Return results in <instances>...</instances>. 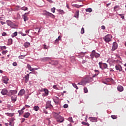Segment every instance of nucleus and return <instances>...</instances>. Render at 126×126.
I'll return each mask as SVG.
<instances>
[{
	"label": "nucleus",
	"mask_w": 126,
	"mask_h": 126,
	"mask_svg": "<svg viewBox=\"0 0 126 126\" xmlns=\"http://www.w3.org/2000/svg\"><path fill=\"white\" fill-rule=\"evenodd\" d=\"M118 6H115L114 7V10H116V8H118Z\"/></svg>",
	"instance_id": "69168bd1"
},
{
	"label": "nucleus",
	"mask_w": 126,
	"mask_h": 126,
	"mask_svg": "<svg viewBox=\"0 0 126 126\" xmlns=\"http://www.w3.org/2000/svg\"><path fill=\"white\" fill-rule=\"evenodd\" d=\"M0 49L1 50H6V46H0Z\"/></svg>",
	"instance_id": "58836bf2"
},
{
	"label": "nucleus",
	"mask_w": 126,
	"mask_h": 126,
	"mask_svg": "<svg viewBox=\"0 0 126 126\" xmlns=\"http://www.w3.org/2000/svg\"><path fill=\"white\" fill-rule=\"evenodd\" d=\"M67 107H68V105H67V104H64L63 108H67Z\"/></svg>",
	"instance_id": "603ef678"
},
{
	"label": "nucleus",
	"mask_w": 126,
	"mask_h": 126,
	"mask_svg": "<svg viewBox=\"0 0 126 126\" xmlns=\"http://www.w3.org/2000/svg\"><path fill=\"white\" fill-rule=\"evenodd\" d=\"M5 114L6 116H8V117H13V116H14V113H5Z\"/></svg>",
	"instance_id": "b1692460"
},
{
	"label": "nucleus",
	"mask_w": 126,
	"mask_h": 126,
	"mask_svg": "<svg viewBox=\"0 0 126 126\" xmlns=\"http://www.w3.org/2000/svg\"><path fill=\"white\" fill-rule=\"evenodd\" d=\"M42 62H49V61H51V62H50L49 63L51 64H57L58 62L52 61L50 57H44L41 59Z\"/></svg>",
	"instance_id": "f03ea898"
},
{
	"label": "nucleus",
	"mask_w": 126,
	"mask_h": 126,
	"mask_svg": "<svg viewBox=\"0 0 126 126\" xmlns=\"http://www.w3.org/2000/svg\"><path fill=\"white\" fill-rule=\"evenodd\" d=\"M40 109V107L38 106H34L33 107V110L34 111H35L37 112V111H39V109Z\"/></svg>",
	"instance_id": "c85d7f7f"
},
{
	"label": "nucleus",
	"mask_w": 126,
	"mask_h": 126,
	"mask_svg": "<svg viewBox=\"0 0 126 126\" xmlns=\"http://www.w3.org/2000/svg\"><path fill=\"white\" fill-rule=\"evenodd\" d=\"M117 90L118 91H120V92H122L124 91V88L122 86H118L117 87Z\"/></svg>",
	"instance_id": "aec40b11"
},
{
	"label": "nucleus",
	"mask_w": 126,
	"mask_h": 126,
	"mask_svg": "<svg viewBox=\"0 0 126 126\" xmlns=\"http://www.w3.org/2000/svg\"><path fill=\"white\" fill-rule=\"evenodd\" d=\"M26 14H29V12L28 13H25L24 15L22 16V17H23L24 21H25V22H26V21H28V17Z\"/></svg>",
	"instance_id": "9b49d317"
},
{
	"label": "nucleus",
	"mask_w": 126,
	"mask_h": 126,
	"mask_svg": "<svg viewBox=\"0 0 126 126\" xmlns=\"http://www.w3.org/2000/svg\"><path fill=\"white\" fill-rule=\"evenodd\" d=\"M55 10H56V8L55 7L52 8L51 9V12H53V13H55Z\"/></svg>",
	"instance_id": "a19ab883"
},
{
	"label": "nucleus",
	"mask_w": 126,
	"mask_h": 126,
	"mask_svg": "<svg viewBox=\"0 0 126 126\" xmlns=\"http://www.w3.org/2000/svg\"><path fill=\"white\" fill-rule=\"evenodd\" d=\"M94 72H96V73H98V74H99V70H94Z\"/></svg>",
	"instance_id": "13d9d810"
},
{
	"label": "nucleus",
	"mask_w": 126,
	"mask_h": 126,
	"mask_svg": "<svg viewBox=\"0 0 126 126\" xmlns=\"http://www.w3.org/2000/svg\"><path fill=\"white\" fill-rule=\"evenodd\" d=\"M111 117L113 120H116V119H117V116L116 115H111Z\"/></svg>",
	"instance_id": "37998d69"
},
{
	"label": "nucleus",
	"mask_w": 126,
	"mask_h": 126,
	"mask_svg": "<svg viewBox=\"0 0 126 126\" xmlns=\"http://www.w3.org/2000/svg\"><path fill=\"white\" fill-rule=\"evenodd\" d=\"M68 120L69 121V122H70V123H73V120H72V117H69Z\"/></svg>",
	"instance_id": "ea45409f"
},
{
	"label": "nucleus",
	"mask_w": 126,
	"mask_h": 126,
	"mask_svg": "<svg viewBox=\"0 0 126 126\" xmlns=\"http://www.w3.org/2000/svg\"><path fill=\"white\" fill-rule=\"evenodd\" d=\"M88 81V77L86 78L85 79H84L81 82L78 83V84L79 85H85V84H86V83H89L90 82H87Z\"/></svg>",
	"instance_id": "423d86ee"
},
{
	"label": "nucleus",
	"mask_w": 126,
	"mask_h": 126,
	"mask_svg": "<svg viewBox=\"0 0 126 126\" xmlns=\"http://www.w3.org/2000/svg\"><path fill=\"white\" fill-rule=\"evenodd\" d=\"M52 102V101L48 100L46 102V109H52V108H53V105H52V104H51V103Z\"/></svg>",
	"instance_id": "6e6552de"
},
{
	"label": "nucleus",
	"mask_w": 126,
	"mask_h": 126,
	"mask_svg": "<svg viewBox=\"0 0 126 126\" xmlns=\"http://www.w3.org/2000/svg\"><path fill=\"white\" fill-rule=\"evenodd\" d=\"M6 23L8 26H10V27H11V26H12V25L13 24V23H12V22L10 21H7Z\"/></svg>",
	"instance_id": "5701e85b"
},
{
	"label": "nucleus",
	"mask_w": 126,
	"mask_h": 126,
	"mask_svg": "<svg viewBox=\"0 0 126 126\" xmlns=\"http://www.w3.org/2000/svg\"><path fill=\"white\" fill-rule=\"evenodd\" d=\"M0 23L1 24H2V25L5 24V22L2 21H0Z\"/></svg>",
	"instance_id": "bf43d9fd"
},
{
	"label": "nucleus",
	"mask_w": 126,
	"mask_h": 126,
	"mask_svg": "<svg viewBox=\"0 0 126 126\" xmlns=\"http://www.w3.org/2000/svg\"><path fill=\"white\" fill-rule=\"evenodd\" d=\"M25 56H26V55H21L19 56V59L22 60L23 59H24V58H25Z\"/></svg>",
	"instance_id": "c9c22d12"
},
{
	"label": "nucleus",
	"mask_w": 126,
	"mask_h": 126,
	"mask_svg": "<svg viewBox=\"0 0 126 126\" xmlns=\"http://www.w3.org/2000/svg\"><path fill=\"white\" fill-rule=\"evenodd\" d=\"M101 29H102L103 30H105L106 29V28L104 26H102Z\"/></svg>",
	"instance_id": "6e6d98bb"
},
{
	"label": "nucleus",
	"mask_w": 126,
	"mask_h": 126,
	"mask_svg": "<svg viewBox=\"0 0 126 126\" xmlns=\"http://www.w3.org/2000/svg\"><path fill=\"white\" fill-rule=\"evenodd\" d=\"M61 39H59V38H57L55 41V44H57L58 43H59V41H60Z\"/></svg>",
	"instance_id": "a18cd8bd"
},
{
	"label": "nucleus",
	"mask_w": 126,
	"mask_h": 126,
	"mask_svg": "<svg viewBox=\"0 0 126 126\" xmlns=\"http://www.w3.org/2000/svg\"><path fill=\"white\" fill-rule=\"evenodd\" d=\"M89 119L92 123H97L98 122V120H97V118L96 117H90L89 118Z\"/></svg>",
	"instance_id": "1a4fd4ad"
},
{
	"label": "nucleus",
	"mask_w": 126,
	"mask_h": 126,
	"mask_svg": "<svg viewBox=\"0 0 126 126\" xmlns=\"http://www.w3.org/2000/svg\"><path fill=\"white\" fill-rule=\"evenodd\" d=\"M86 60H83L82 61V63H86Z\"/></svg>",
	"instance_id": "052dcab7"
},
{
	"label": "nucleus",
	"mask_w": 126,
	"mask_h": 126,
	"mask_svg": "<svg viewBox=\"0 0 126 126\" xmlns=\"http://www.w3.org/2000/svg\"><path fill=\"white\" fill-rule=\"evenodd\" d=\"M45 15H47V16H49L50 17H52V18H55V16L54 15V14L47 11H45Z\"/></svg>",
	"instance_id": "f8f14e48"
},
{
	"label": "nucleus",
	"mask_w": 126,
	"mask_h": 126,
	"mask_svg": "<svg viewBox=\"0 0 126 126\" xmlns=\"http://www.w3.org/2000/svg\"><path fill=\"white\" fill-rule=\"evenodd\" d=\"M54 117L58 122L63 123L64 121L63 117L61 116V115L57 113H54Z\"/></svg>",
	"instance_id": "f257e3e1"
},
{
	"label": "nucleus",
	"mask_w": 126,
	"mask_h": 126,
	"mask_svg": "<svg viewBox=\"0 0 126 126\" xmlns=\"http://www.w3.org/2000/svg\"><path fill=\"white\" fill-rule=\"evenodd\" d=\"M25 118L22 119V122H21V123H24V122H25Z\"/></svg>",
	"instance_id": "680f3d73"
},
{
	"label": "nucleus",
	"mask_w": 126,
	"mask_h": 126,
	"mask_svg": "<svg viewBox=\"0 0 126 126\" xmlns=\"http://www.w3.org/2000/svg\"><path fill=\"white\" fill-rule=\"evenodd\" d=\"M36 30H38V32L39 33L40 32V28H36Z\"/></svg>",
	"instance_id": "0e129e2a"
},
{
	"label": "nucleus",
	"mask_w": 126,
	"mask_h": 126,
	"mask_svg": "<svg viewBox=\"0 0 126 126\" xmlns=\"http://www.w3.org/2000/svg\"><path fill=\"white\" fill-rule=\"evenodd\" d=\"M72 85L74 88H76V89L77 90L78 89V87L75 84H72Z\"/></svg>",
	"instance_id": "79ce46f5"
},
{
	"label": "nucleus",
	"mask_w": 126,
	"mask_h": 126,
	"mask_svg": "<svg viewBox=\"0 0 126 126\" xmlns=\"http://www.w3.org/2000/svg\"><path fill=\"white\" fill-rule=\"evenodd\" d=\"M97 75H98V73H95V74L93 75L92 76L93 78L94 77H96V76H97Z\"/></svg>",
	"instance_id": "5fc2aeb1"
},
{
	"label": "nucleus",
	"mask_w": 126,
	"mask_h": 126,
	"mask_svg": "<svg viewBox=\"0 0 126 126\" xmlns=\"http://www.w3.org/2000/svg\"><path fill=\"white\" fill-rule=\"evenodd\" d=\"M112 38H113L112 35L107 34L103 37V39L105 42H110L111 40H112Z\"/></svg>",
	"instance_id": "7ed1b4c3"
},
{
	"label": "nucleus",
	"mask_w": 126,
	"mask_h": 126,
	"mask_svg": "<svg viewBox=\"0 0 126 126\" xmlns=\"http://www.w3.org/2000/svg\"><path fill=\"white\" fill-rule=\"evenodd\" d=\"M98 64L100 68L101 69H105L108 68V65L106 63H102V62H99Z\"/></svg>",
	"instance_id": "39448f33"
},
{
	"label": "nucleus",
	"mask_w": 126,
	"mask_h": 126,
	"mask_svg": "<svg viewBox=\"0 0 126 126\" xmlns=\"http://www.w3.org/2000/svg\"><path fill=\"white\" fill-rule=\"evenodd\" d=\"M48 1H49V2H51V3H53V0H47Z\"/></svg>",
	"instance_id": "338daca9"
},
{
	"label": "nucleus",
	"mask_w": 126,
	"mask_h": 126,
	"mask_svg": "<svg viewBox=\"0 0 126 126\" xmlns=\"http://www.w3.org/2000/svg\"><path fill=\"white\" fill-rule=\"evenodd\" d=\"M84 91L85 93H87V92H88V90H87V88H84Z\"/></svg>",
	"instance_id": "de8ad7c7"
},
{
	"label": "nucleus",
	"mask_w": 126,
	"mask_h": 126,
	"mask_svg": "<svg viewBox=\"0 0 126 126\" xmlns=\"http://www.w3.org/2000/svg\"><path fill=\"white\" fill-rule=\"evenodd\" d=\"M88 81L87 82H91L93 81V77H88Z\"/></svg>",
	"instance_id": "c756f323"
},
{
	"label": "nucleus",
	"mask_w": 126,
	"mask_h": 126,
	"mask_svg": "<svg viewBox=\"0 0 126 126\" xmlns=\"http://www.w3.org/2000/svg\"><path fill=\"white\" fill-rule=\"evenodd\" d=\"M17 93V91L15 90H10L8 92L7 96H11L12 95H15Z\"/></svg>",
	"instance_id": "0eeeda50"
},
{
	"label": "nucleus",
	"mask_w": 126,
	"mask_h": 126,
	"mask_svg": "<svg viewBox=\"0 0 126 126\" xmlns=\"http://www.w3.org/2000/svg\"><path fill=\"white\" fill-rule=\"evenodd\" d=\"M24 94H25V90H24V89H21L19 94H18V95L19 96H23V95H24Z\"/></svg>",
	"instance_id": "f3484780"
},
{
	"label": "nucleus",
	"mask_w": 126,
	"mask_h": 126,
	"mask_svg": "<svg viewBox=\"0 0 126 126\" xmlns=\"http://www.w3.org/2000/svg\"><path fill=\"white\" fill-rule=\"evenodd\" d=\"M13 66H16V65H17V63H16V62H14L13 63Z\"/></svg>",
	"instance_id": "3c124183"
},
{
	"label": "nucleus",
	"mask_w": 126,
	"mask_h": 126,
	"mask_svg": "<svg viewBox=\"0 0 126 126\" xmlns=\"http://www.w3.org/2000/svg\"><path fill=\"white\" fill-rule=\"evenodd\" d=\"M53 88H54V89H57L58 90V88L57 87V85H54L53 86Z\"/></svg>",
	"instance_id": "864d4df0"
},
{
	"label": "nucleus",
	"mask_w": 126,
	"mask_h": 126,
	"mask_svg": "<svg viewBox=\"0 0 126 126\" xmlns=\"http://www.w3.org/2000/svg\"><path fill=\"white\" fill-rule=\"evenodd\" d=\"M27 68H28L29 70H30V71H33V68H32V67H31V65L30 64H27Z\"/></svg>",
	"instance_id": "412c9836"
},
{
	"label": "nucleus",
	"mask_w": 126,
	"mask_h": 126,
	"mask_svg": "<svg viewBox=\"0 0 126 126\" xmlns=\"http://www.w3.org/2000/svg\"><path fill=\"white\" fill-rule=\"evenodd\" d=\"M29 116H30V113L27 112L24 115V118L28 119V118H29Z\"/></svg>",
	"instance_id": "4be33fe9"
},
{
	"label": "nucleus",
	"mask_w": 126,
	"mask_h": 126,
	"mask_svg": "<svg viewBox=\"0 0 126 126\" xmlns=\"http://www.w3.org/2000/svg\"><path fill=\"white\" fill-rule=\"evenodd\" d=\"M21 9L22 10H24V11H25L27 10V9H28V8H27V7L24 6L23 7H21Z\"/></svg>",
	"instance_id": "f704fd0d"
},
{
	"label": "nucleus",
	"mask_w": 126,
	"mask_h": 126,
	"mask_svg": "<svg viewBox=\"0 0 126 126\" xmlns=\"http://www.w3.org/2000/svg\"><path fill=\"white\" fill-rule=\"evenodd\" d=\"M7 53V50L3 51L2 52V55H5V54H6Z\"/></svg>",
	"instance_id": "8fccbe9b"
},
{
	"label": "nucleus",
	"mask_w": 126,
	"mask_h": 126,
	"mask_svg": "<svg viewBox=\"0 0 126 126\" xmlns=\"http://www.w3.org/2000/svg\"><path fill=\"white\" fill-rule=\"evenodd\" d=\"M72 6H74V7H76L77 8H79V7H81V6H83V5H78V4H72Z\"/></svg>",
	"instance_id": "393cba45"
},
{
	"label": "nucleus",
	"mask_w": 126,
	"mask_h": 126,
	"mask_svg": "<svg viewBox=\"0 0 126 126\" xmlns=\"http://www.w3.org/2000/svg\"><path fill=\"white\" fill-rule=\"evenodd\" d=\"M16 36H17V32H15L11 35L12 38H14V37H15Z\"/></svg>",
	"instance_id": "7c9ffc66"
},
{
	"label": "nucleus",
	"mask_w": 126,
	"mask_h": 126,
	"mask_svg": "<svg viewBox=\"0 0 126 126\" xmlns=\"http://www.w3.org/2000/svg\"><path fill=\"white\" fill-rule=\"evenodd\" d=\"M2 80L3 81V83H5V84H7L8 83V78L7 77H3L2 79Z\"/></svg>",
	"instance_id": "dca6fc26"
},
{
	"label": "nucleus",
	"mask_w": 126,
	"mask_h": 126,
	"mask_svg": "<svg viewBox=\"0 0 126 126\" xmlns=\"http://www.w3.org/2000/svg\"><path fill=\"white\" fill-rule=\"evenodd\" d=\"M82 125H84V126H88V125H89V124H88V123H86L85 122H82Z\"/></svg>",
	"instance_id": "c03bdc74"
},
{
	"label": "nucleus",
	"mask_w": 126,
	"mask_h": 126,
	"mask_svg": "<svg viewBox=\"0 0 126 126\" xmlns=\"http://www.w3.org/2000/svg\"><path fill=\"white\" fill-rule=\"evenodd\" d=\"M2 36H6V33L4 32H2Z\"/></svg>",
	"instance_id": "4d7b16f0"
},
{
	"label": "nucleus",
	"mask_w": 126,
	"mask_h": 126,
	"mask_svg": "<svg viewBox=\"0 0 126 126\" xmlns=\"http://www.w3.org/2000/svg\"><path fill=\"white\" fill-rule=\"evenodd\" d=\"M25 107H27V108H30V106L28 105H25Z\"/></svg>",
	"instance_id": "774afa93"
},
{
	"label": "nucleus",
	"mask_w": 126,
	"mask_h": 126,
	"mask_svg": "<svg viewBox=\"0 0 126 126\" xmlns=\"http://www.w3.org/2000/svg\"><path fill=\"white\" fill-rule=\"evenodd\" d=\"M43 46H44L43 48H44V50H47L49 48V47L47 46V45H46L45 44L43 45Z\"/></svg>",
	"instance_id": "49530a36"
},
{
	"label": "nucleus",
	"mask_w": 126,
	"mask_h": 126,
	"mask_svg": "<svg viewBox=\"0 0 126 126\" xmlns=\"http://www.w3.org/2000/svg\"><path fill=\"white\" fill-rule=\"evenodd\" d=\"M8 43L9 45H11L12 44V39L9 38L8 40Z\"/></svg>",
	"instance_id": "72a5a7b5"
},
{
	"label": "nucleus",
	"mask_w": 126,
	"mask_h": 126,
	"mask_svg": "<svg viewBox=\"0 0 126 126\" xmlns=\"http://www.w3.org/2000/svg\"><path fill=\"white\" fill-rule=\"evenodd\" d=\"M118 15H119V16H121L122 19H125V16H124V14H119Z\"/></svg>",
	"instance_id": "e433bc0d"
},
{
	"label": "nucleus",
	"mask_w": 126,
	"mask_h": 126,
	"mask_svg": "<svg viewBox=\"0 0 126 126\" xmlns=\"http://www.w3.org/2000/svg\"><path fill=\"white\" fill-rule=\"evenodd\" d=\"M32 73V72H30L29 74H27L26 76H25V82L27 83L28 81H29V74Z\"/></svg>",
	"instance_id": "a211bd4d"
},
{
	"label": "nucleus",
	"mask_w": 126,
	"mask_h": 126,
	"mask_svg": "<svg viewBox=\"0 0 126 126\" xmlns=\"http://www.w3.org/2000/svg\"><path fill=\"white\" fill-rule=\"evenodd\" d=\"M90 56H91V58L93 59L94 58V57H95L96 59H97V58H99L100 57V54L96 53L95 50H93L92 51V54H91Z\"/></svg>",
	"instance_id": "20e7f679"
},
{
	"label": "nucleus",
	"mask_w": 126,
	"mask_h": 126,
	"mask_svg": "<svg viewBox=\"0 0 126 126\" xmlns=\"http://www.w3.org/2000/svg\"><path fill=\"white\" fill-rule=\"evenodd\" d=\"M53 101L55 103V104L58 105L60 103V98H59V97H58L57 96H55L54 97V98H53Z\"/></svg>",
	"instance_id": "ddd939ff"
},
{
	"label": "nucleus",
	"mask_w": 126,
	"mask_h": 126,
	"mask_svg": "<svg viewBox=\"0 0 126 126\" xmlns=\"http://www.w3.org/2000/svg\"><path fill=\"white\" fill-rule=\"evenodd\" d=\"M118 48V43L116 42L113 43L112 51H114Z\"/></svg>",
	"instance_id": "9d476101"
},
{
	"label": "nucleus",
	"mask_w": 126,
	"mask_h": 126,
	"mask_svg": "<svg viewBox=\"0 0 126 126\" xmlns=\"http://www.w3.org/2000/svg\"><path fill=\"white\" fill-rule=\"evenodd\" d=\"M86 11L87 12H92V9L91 8H87Z\"/></svg>",
	"instance_id": "473e14b6"
},
{
	"label": "nucleus",
	"mask_w": 126,
	"mask_h": 126,
	"mask_svg": "<svg viewBox=\"0 0 126 126\" xmlns=\"http://www.w3.org/2000/svg\"><path fill=\"white\" fill-rule=\"evenodd\" d=\"M19 114V116H20L21 115H22V114L24 113L23 110H20L18 111Z\"/></svg>",
	"instance_id": "4c0bfd02"
},
{
	"label": "nucleus",
	"mask_w": 126,
	"mask_h": 126,
	"mask_svg": "<svg viewBox=\"0 0 126 126\" xmlns=\"http://www.w3.org/2000/svg\"><path fill=\"white\" fill-rule=\"evenodd\" d=\"M44 93L42 94L43 97H46L49 95V91L47 89H44Z\"/></svg>",
	"instance_id": "4468645a"
},
{
	"label": "nucleus",
	"mask_w": 126,
	"mask_h": 126,
	"mask_svg": "<svg viewBox=\"0 0 126 126\" xmlns=\"http://www.w3.org/2000/svg\"><path fill=\"white\" fill-rule=\"evenodd\" d=\"M115 68L116 70H119V71H122L123 70V68L121 66L116 65Z\"/></svg>",
	"instance_id": "6ab92c4d"
},
{
	"label": "nucleus",
	"mask_w": 126,
	"mask_h": 126,
	"mask_svg": "<svg viewBox=\"0 0 126 126\" xmlns=\"http://www.w3.org/2000/svg\"><path fill=\"white\" fill-rule=\"evenodd\" d=\"M58 11L60 13V14H64V12L63 10L59 9L58 10Z\"/></svg>",
	"instance_id": "2f4dec72"
},
{
	"label": "nucleus",
	"mask_w": 126,
	"mask_h": 126,
	"mask_svg": "<svg viewBox=\"0 0 126 126\" xmlns=\"http://www.w3.org/2000/svg\"><path fill=\"white\" fill-rule=\"evenodd\" d=\"M17 97L16 96V95H14V96H12L11 100H12V102H15V101H16V100H17Z\"/></svg>",
	"instance_id": "bb28decb"
},
{
	"label": "nucleus",
	"mask_w": 126,
	"mask_h": 126,
	"mask_svg": "<svg viewBox=\"0 0 126 126\" xmlns=\"http://www.w3.org/2000/svg\"><path fill=\"white\" fill-rule=\"evenodd\" d=\"M81 34H84V28H82L81 30Z\"/></svg>",
	"instance_id": "09e8293b"
},
{
	"label": "nucleus",
	"mask_w": 126,
	"mask_h": 126,
	"mask_svg": "<svg viewBox=\"0 0 126 126\" xmlns=\"http://www.w3.org/2000/svg\"><path fill=\"white\" fill-rule=\"evenodd\" d=\"M79 16V11H77L75 13V14L74 15V17H75V18H78Z\"/></svg>",
	"instance_id": "a878e982"
},
{
	"label": "nucleus",
	"mask_w": 126,
	"mask_h": 126,
	"mask_svg": "<svg viewBox=\"0 0 126 126\" xmlns=\"http://www.w3.org/2000/svg\"><path fill=\"white\" fill-rule=\"evenodd\" d=\"M34 70H38V68H33V71H34Z\"/></svg>",
	"instance_id": "e2e57ef3"
},
{
	"label": "nucleus",
	"mask_w": 126,
	"mask_h": 126,
	"mask_svg": "<svg viewBox=\"0 0 126 126\" xmlns=\"http://www.w3.org/2000/svg\"><path fill=\"white\" fill-rule=\"evenodd\" d=\"M24 47L26 48H28L30 46V43L28 42H26L24 43Z\"/></svg>",
	"instance_id": "cd10ccee"
},
{
	"label": "nucleus",
	"mask_w": 126,
	"mask_h": 126,
	"mask_svg": "<svg viewBox=\"0 0 126 126\" xmlns=\"http://www.w3.org/2000/svg\"><path fill=\"white\" fill-rule=\"evenodd\" d=\"M8 93V92L7 91V90L5 89H2L1 91V94H2V95H7Z\"/></svg>",
	"instance_id": "2eb2a0df"
}]
</instances>
